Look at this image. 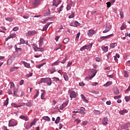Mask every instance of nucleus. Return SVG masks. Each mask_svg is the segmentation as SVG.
I'll list each match as a JSON object with an SVG mask.
<instances>
[{
	"mask_svg": "<svg viewBox=\"0 0 130 130\" xmlns=\"http://www.w3.org/2000/svg\"><path fill=\"white\" fill-rule=\"evenodd\" d=\"M42 83H46L48 86H51V84H52V80H51V78H43L39 81L38 84L40 85V84H42Z\"/></svg>",
	"mask_w": 130,
	"mask_h": 130,
	"instance_id": "nucleus-1",
	"label": "nucleus"
},
{
	"mask_svg": "<svg viewBox=\"0 0 130 130\" xmlns=\"http://www.w3.org/2000/svg\"><path fill=\"white\" fill-rule=\"evenodd\" d=\"M33 7H38L41 5V0H31Z\"/></svg>",
	"mask_w": 130,
	"mask_h": 130,
	"instance_id": "nucleus-2",
	"label": "nucleus"
},
{
	"mask_svg": "<svg viewBox=\"0 0 130 130\" xmlns=\"http://www.w3.org/2000/svg\"><path fill=\"white\" fill-rule=\"evenodd\" d=\"M38 32L35 30L32 31L28 30L26 33V36H33V35H36Z\"/></svg>",
	"mask_w": 130,
	"mask_h": 130,
	"instance_id": "nucleus-3",
	"label": "nucleus"
},
{
	"mask_svg": "<svg viewBox=\"0 0 130 130\" xmlns=\"http://www.w3.org/2000/svg\"><path fill=\"white\" fill-rule=\"evenodd\" d=\"M70 97L71 98V100L73 99V98H76L78 96V93H77L75 91H71L69 92Z\"/></svg>",
	"mask_w": 130,
	"mask_h": 130,
	"instance_id": "nucleus-4",
	"label": "nucleus"
},
{
	"mask_svg": "<svg viewBox=\"0 0 130 130\" xmlns=\"http://www.w3.org/2000/svg\"><path fill=\"white\" fill-rule=\"evenodd\" d=\"M95 33L96 31L94 29H89L87 32V35L89 37H92Z\"/></svg>",
	"mask_w": 130,
	"mask_h": 130,
	"instance_id": "nucleus-5",
	"label": "nucleus"
},
{
	"mask_svg": "<svg viewBox=\"0 0 130 130\" xmlns=\"http://www.w3.org/2000/svg\"><path fill=\"white\" fill-rule=\"evenodd\" d=\"M102 124L103 125H107L108 124V118L107 117H105L102 120Z\"/></svg>",
	"mask_w": 130,
	"mask_h": 130,
	"instance_id": "nucleus-6",
	"label": "nucleus"
},
{
	"mask_svg": "<svg viewBox=\"0 0 130 130\" xmlns=\"http://www.w3.org/2000/svg\"><path fill=\"white\" fill-rule=\"evenodd\" d=\"M17 124H18L17 122H15L12 121V120H10L9 121V126H16Z\"/></svg>",
	"mask_w": 130,
	"mask_h": 130,
	"instance_id": "nucleus-7",
	"label": "nucleus"
},
{
	"mask_svg": "<svg viewBox=\"0 0 130 130\" xmlns=\"http://www.w3.org/2000/svg\"><path fill=\"white\" fill-rule=\"evenodd\" d=\"M112 36H113V34L109 35L108 36L102 37H101L100 39L101 40H105V39H108V38H109V37H111Z\"/></svg>",
	"mask_w": 130,
	"mask_h": 130,
	"instance_id": "nucleus-8",
	"label": "nucleus"
},
{
	"mask_svg": "<svg viewBox=\"0 0 130 130\" xmlns=\"http://www.w3.org/2000/svg\"><path fill=\"white\" fill-rule=\"evenodd\" d=\"M86 110V109L84 107H81V109H78V113H80V114H85V113L84 112Z\"/></svg>",
	"mask_w": 130,
	"mask_h": 130,
	"instance_id": "nucleus-9",
	"label": "nucleus"
},
{
	"mask_svg": "<svg viewBox=\"0 0 130 130\" xmlns=\"http://www.w3.org/2000/svg\"><path fill=\"white\" fill-rule=\"evenodd\" d=\"M128 127H129V124H125V125H122V126H121V130H123V129H125V130L129 129L128 128Z\"/></svg>",
	"mask_w": 130,
	"mask_h": 130,
	"instance_id": "nucleus-10",
	"label": "nucleus"
},
{
	"mask_svg": "<svg viewBox=\"0 0 130 130\" xmlns=\"http://www.w3.org/2000/svg\"><path fill=\"white\" fill-rule=\"evenodd\" d=\"M96 74H97V71L94 70L92 73V74L89 76V79H90V80H92V78H94L95 76H96Z\"/></svg>",
	"mask_w": 130,
	"mask_h": 130,
	"instance_id": "nucleus-11",
	"label": "nucleus"
},
{
	"mask_svg": "<svg viewBox=\"0 0 130 130\" xmlns=\"http://www.w3.org/2000/svg\"><path fill=\"white\" fill-rule=\"evenodd\" d=\"M19 118H20V119H23V120H25V121H28V116H24V115H21L20 116H19Z\"/></svg>",
	"mask_w": 130,
	"mask_h": 130,
	"instance_id": "nucleus-12",
	"label": "nucleus"
},
{
	"mask_svg": "<svg viewBox=\"0 0 130 130\" xmlns=\"http://www.w3.org/2000/svg\"><path fill=\"white\" fill-rule=\"evenodd\" d=\"M44 17L50 16V9L48 8L46 10V12L44 14Z\"/></svg>",
	"mask_w": 130,
	"mask_h": 130,
	"instance_id": "nucleus-13",
	"label": "nucleus"
},
{
	"mask_svg": "<svg viewBox=\"0 0 130 130\" xmlns=\"http://www.w3.org/2000/svg\"><path fill=\"white\" fill-rule=\"evenodd\" d=\"M32 48L33 49H34L35 51H38V49H39L40 48H38V47L37 46V44H32Z\"/></svg>",
	"mask_w": 130,
	"mask_h": 130,
	"instance_id": "nucleus-14",
	"label": "nucleus"
},
{
	"mask_svg": "<svg viewBox=\"0 0 130 130\" xmlns=\"http://www.w3.org/2000/svg\"><path fill=\"white\" fill-rule=\"evenodd\" d=\"M63 9V5H62L60 6V7H59L57 9V10H58L57 13L60 14V12H62Z\"/></svg>",
	"mask_w": 130,
	"mask_h": 130,
	"instance_id": "nucleus-15",
	"label": "nucleus"
},
{
	"mask_svg": "<svg viewBox=\"0 0 130 130\" xmlns=\"http://www.w3.org/2000/svg\"><path fill=\"white\" fill-rule=\"evenodd\" d=\"M63 77L65 81H69V76H68L67 72L64 73Z\"/></svg>",
	"mask_w": 130,
	"mask_h": 130,
	"instance_id": "nucleus-16",
	"label": "nucleus"
},
{
	"mask_svg": "<svg viewBox=\"0 0 130 130\" xmlns=\"http://www.w3.org/2000/svg\"><path fill=\"white\" fill-rule=\"evenodd\" d=\"M114 93L115 95H118L119 94V89L117 87H115L114 89Z\"/></svg>",
	"mask_w": 130,
	"mask_h": 130,
	"instance_id": "nucleus-17",
	"label": "nucleus"
},
{
	"mask_svg": "<svg viewBox=\"0 0 130 130\" xmlns=\"http://www.w3.org/2000/svg\"><path fill=\"white\" fill-rule=\"evenodd\" d=\"M42 119H43L44 120H46V121H48V122H49V121H50V118H49V117L46 116H43L42 117Z\"/></svg>",
	"mask_w": 130,
	"mask_h": 130,
	"instance_id": "nucleus-18",
	"label": "nucleus"
},
{
	"mask_svg": "<svg viewBox=\"0 0 130 130\" xmlns=\"http://www.w3.org/2000/svg\"><path fill=\"white\" fill-rule=\"evenodd\" d=\"M49 71L50 72L51 74H52L54 73H55V72H56V70H55V67L50 68Z\"/></svg>",
	"mask_w": 130,
	"mask_h": 130,
	"instance_id": "nucleus-19",
	"label": "nucleus"
},
{
	"mask_svg": "<svg viewBox=\"0 0 130 130\" xmlns=\"http://www.w3.org/2000/svg\"><path fill=\"white\" fill-rule=\"evenodd\" d=\"M81 97L84 102H85V103H88V100H86V97L85 96V95H84V94H81Z\"/></svg>",
	"mask_w": 130,
	"mask_h": 130,
	"instance_id": "nucleus-20",
	"label": "nucleus"
},
{
	"mask_svg": "<svg viewBox=\"0 0 130 130\" xmlns=\"http://www.w3.org/2000/svg\"><path fill=\"white\" fill-rule=\"evenodd\" d=\"M89 46H90V45H85L80 48V51H83V50H85V49H87V47H89Z\"/></svg>",
	"mask_w": 130,
	"mask_h": 130,
	"instance_id": "nucleus-21",
	"label": "nucleus"
},
{
	"mask_svg": "<svg viewBox=\"0 0 130 130\" xmlns=\"http://www.w3.org/2000/svg\"><path fill=\"white\" fill-rule=\"evenodd\" d=\"M110 85H112V81H108L106 84H104V86L109 87Z\"/></svg>",
	"mask_w": 130,
	"mask_h": 130,
	"instance_id": "nucleus-22",
	"label": "nucleus"
},
{
	"mask_svg": "<svg viewBox=\"0 0 130 130\" xmlns=\"http://www.w3.org/2000/svg\"><path fill=\"white\" fill-rule=\"evenodd\" d=\"M11 106L12 107H14L15 108H18V107H21L22 106V105H18L14 103L11 104Z\"/></svg>",
	"mask_w": 130,
	"mask_h": 130,
	"instance_id": "nucleus-23",
	"label": "nucleus"
},
{
	"mask_svg": "<svg viewBox=\"0 0 130 130\" xmlns=\"http://www.w3.org/2000/svg\"><path fill=\"white\" fill-rule=\"evenodd\" d=\"M119 113L120 114H121V115H123L124 113H127V111L126 110V109L122 110L119 111Z\"/></svg>",
	"mask_w": 130,
	"mask_h": 130,
	"instance_id": "nucleus-24",
	"label": "nucleus"
},
{
	"mask_svg": "<svg viewBox=\"0 0 130 130\" xmlns=\"http://www.w3.org/2000/svg\"><path fill=\"white\" fill-rule=\"evenodd\" d=\"M23 64L25 68H27L28 69L31 68V67H30V63H28L25 61H23Z\"/></svg>",
	"mask_w": 130,
	"mask_h": 130,
	"instance_id": "nucleus-25",
	"label": "nucleus"
},
{
	"mask_svg": "<svg viewBox=\"0 0 130 130\" xmlns=\"http://www.w3.org/2000/svg\"><path fill=\"white\" fill-rule=\"evenodd\" d=\"M26 41L22 38L20 39V43L19 44V45H21V44H25Z\"/></svg>",
	"mask_w": 130,
	"mask_h": 130,
	"instance_id": "nucleus-26",
	"label": "nucleus"
},
{
	"mask_svg": "<svg viewBox=\"0 0 130 130\" xmlns=\"http://www.w3.org/2000/svg\"><path fill=\"white\" fill-rule=\"evenodd\" d=\"M71 13V15L69 16V19H73V18L75 17V12L72 11Z\"/></svg>",
	"mask_w": 130,
	"mask_h": 130,
	"instance_id": "nucleus-27",
	"label": "nucleus"
},
{
	"mask_svg": "<svg viewBox=\"0 0 130 130\" xmlns=\"http://www.w3.org/2000/svg\"><path fill=\"white\" fill-rule=\"evenodd\" d=\"M8 104H9V98H7L6 99V100L4 102L3 105H4V106H7L8 105Z\"/></svg>",
	"mask_w": 130,
	"mask_h": 130,
	"instance_id": "nucleus-28",
	"label": "nucleus"
},
{
	"mask_svg": "<svg viewBox=\"0 0 130 130\" xmlns=\"http://www.w3.org/2000/svg\"><path fill=\"white\" fill-rule=\"evenodd\" d=\"M60 121V117H57L55 121V123L57 124Z\"/></svg>",
	"mask_w": 130,
	"mask_h": 130,
	"instance_id": "nucleus-29",
	"label": "nucleus"
},
{
	"mask_svg": "<svg viewBox=\"0 0 130 130\" xmlns=\"http://www.w3.org/2000/svg\"><path fill=\"white\" fill-rule=\"evenodd\" d=\"M5 20L8 22H13V18L12 17H7L5 18Z\"/></svg>",
	"mask_w": 130,
	"mask_h": 130,
	"instance_id": "nucleus-30",
	"label": "nucleus"
},
{
	"mask_svg": "<svg viewBox=\"0 0 130 130\" xmlns=\"http://www.w3.org/2000/svg\"><path fill=\"white\" fill-rule=\"evenodd\" d=\"M102 50L104 51V52H107V51H108V46H106L102 48Z\"/></svg>",
	"mask_w": 130,
	"mask_h": 130,
	"instance_id": "nucleus-31",
	"label": "nucleus"
},
{
	"mask_svg": "<svg viewBox=\"0 0 130 130\" xmlns=\"http://www.w3.org/2000/svg\"><path fill=\"white\" fill-rule=\"evenodd\" d=\"M38 96H39V90H37V93L34 95V99H36V98H37Z\"/></svg>",
	"mask_w": 130,
	"mask_h": 130,
	"instance_id": "nucleus-32",
	"label": "nucleus"
},
{
	"mask_svg": "<svg viewBox=\"0 0 130 130\" xmlns=\"http://www.w3.org/2000/svg\"><path fill=\"white\" fill-rule=\"evenodd\" d=\"M93 112H94V114H98V115H99L101 113V112H100V111L96 110H94Z\"/></svg>",
	"mask_w": 130,
	"mask_h": 130,
	"instance_id": "nucleus-33",
	"label": "nucleus"
},
{
	"mask_svg": "<svg viewBox=\"0 0 130 130\" xmlns=\"http://www.w3.org/2000/svg\"><path fill=\"white\" fill-rule=\"evenodd\" d=\"M116 43H111L110 45V47L111 48H114V47H115V45H116Z\"/></svg>",
	"mask_w": 130,
	"mask_h": 130,
	"instance_id": "nucleus-34",
	"label": "nucleus"
},
{
	"mask_svg": "<svg viewBox=\"0 0 130 130\" xmlns=\"http://www.w3.org/2000/svg\"><path fill=\"white\" fill-rule=\"evenodd\" d=\"M80 35H81V33L80 32H78L77 34L76 37L75 38L76 41H78V40H79V38H80Z\"/></svg>",
	"mask_w": 130,
	"mask_h": 130,
	"instance_id": "nucleus-35",
	"label": "nucleus"
},
{
	"mask_svg": "<svg viewBox=\"0 0 130 130\" xmlns=\"http://www.w3.org/2000/svg\"><path fill=\"white\" fill-rule=\"evenodd\" d=\"M59 62V61L57 60L55 62L51 64L52 67H54L55 66H57V64Z\"/></svg>",
	"mask_w": 130,
	"mask_h": 130,
	"instance_id": "nucleus-36",
	"label": "nucleus"
},
{
	"mask_svg": "<svg viewBox=\"0 0 130 130\" xmlns=\"http://www.w3.org/2000/svg\"><path fill=\"white\" fill-rule=\"evenodd\" d=\"M31 127V125L29 124H27L25 125V129H30Z\"/></svg>",
	"mask_w": 130,
	"mask_h": 130,
	"instance_id": "nucleus-37",
	"label": "nucleus"
},
{
	"mask_svg": "<svg viewBox=\"0 0 130 130\" xmlns=\"http://www.w3.org/2000/svg\"><path fill=\"white\" fill-rule=\"evenodd\" d=\"M68 104H69V102H63L62 104V107H66V106H68Z\"/></svg>",
	"mask_w": 130,
	"mask_h": 130,
	"instance_id": "nucleus-38",
	"label": "nucleus"
},
{
	"mask_svg": "<svg viewBox=\"0 0 130 130\" xmlns=\"http://www.w3.org/2000/svg\"><path fill=\"white\" fill-rule=\"evenodd\" d=\"M50 24H52V22H48L45 25V28L47 29L48 27H49V25H50Z\"/></svg>",
	"mask_w": 130,
	"mask_h": 130,
	"instance_id": "nucleus-39",
	"label": "nucleus"
},
{
	"mask_svg": "<svg viewBox=\"0 0 130 130\" xmlns=\"http://www.w3.org/2000/svg\"><path fill=\"white\" fill-rule=\"evenodd\" d=\"M74 27H78V26H79V22H78L77 21L75 20L74 21Z\"/></svg>",
	"mask_w": 130,
	"mask_h": 130,
	"instance_id": "nucleus-40",
	"label": "nucleus"
},
{
	"mask_svg": "<svg viewBox=\"0 0 130 130\" xmlns=\"http://www.w3.org/2000/svg\"><path fill=\"white\" fill-rule=\"evenodd\" d=\"M70 41V39H69L68 38H65L63 40V43H68V42Z\"/></svg>",
	"mask_w": 130,
	"mask_h": 130,
	"instance_id": "nucleus-41",
	"label": "nucleus"
},
{
	"mask_svg": "<svg viewBox=\"0 0 130 130\" xmlns=\"http://www.w3.org/2000/svg\"><path fill=\"white\" fill-rule=\"evenodd\" d=\"M10 89H13V88H15V84L14 83V82H10Z\"/></svg>",
	"mask_w": 130,
	"mask_h": 130,
	"instance_id": "nucleus-42",
	"label": "nucleus"
},
{
	"mask_svg": "<svg viewBox=\"0 0 130 130\" xmlns=\"http://www.w3.org/2000/svg\"><path fill=\"white\" fill-rule=\"evenodd\" d=\"M57 3H56V0H53L52 6H54L56 7Z\"/></svg>",
	"mask_w": 130,
	"mask_h": 130,
	"instance_id": "nucleus-43",
	"label": "nucleus"
},
{
	"mask_svg": "<svg viewBox=\"0 0 130 130\" xmlns=\"http://www.w3.org/2000/svg\"><path fill=\"white\" fill-rule=\"evenodd\" d=\"M96 61H98V62H100V61H102V59L101 58L98 57L95 58Z\"/></svg>",
	"mask_w": 130,
	"mask_h": 130,
	"instance_id": "nucleus-44",
	"label": "nucleus"
},
{
	"mask_svg": "<svg viewBox=\"0 0 130 130\" xmlns=\"http://www.w3.org/2000/svg\"><path fill=\"white\" fill-rule=\"evenodd\" d=\"M43 40H44V38L41 37L39 41V43H43Z\"/></svg>",
	"mask_w": 130,
	"mask_h": 130,
	"instance_id": "nucleus-45",
	"label": "nucleus"
},
{
	"mask_svg": "<svg viewBox=\"0 0 130 130\" xmlns=\"http://www.w3.org/2000/svg\"><path fill=\"white\" fill-rule=\"evenodd\" d=\"M32 76H33V73H31L30 74H26L25 77H26V78H30V77H32Z\"/></svg>",
	"mask_w": 130,
	"mask_h": 130,
	"instance_id": "nucleus-46",
	"label": "nucleus"
},
{
	"mask_svg": "<svg viewBox=\"0 0 130 130\" xmlns=\"http://www.w3.org/2000/svg\"><path fill=\"white\" fill-rule=\"evenodd\" d=\"M52 79L55 82H58V81H59V78L57 77H54Z\"/></svg>",
	"mask_w": 130,
	"mask_h": 130,
	"instance_id": "nucleus-47",
	"label": "nucleus"
},
{
	"mask_svg": "<svg viewBox=\"0 0 130 130\" xmlns=\"http://www.w3.org/2000/svg\"><path fill=\"white\" fill-rule=\"evenodd\" d=\"M36 123V121H35V120H34L33 121H32L31 122V123L30 124V126H33V125H35V124Z\"/></svg>",
	"mask_w": 130,
	"mask_h": 130,
	"instance_id": "nucleus-48",
	"label": "nucleus"
},
{
	"mask_svg": "<svg viewBox=\"0 0 130 130\" xmlns=\"http://www.w3.org/2000/svg\"><path fill=\"white\" fill-rule=\"evenodd\" d=\"M124 99L126 101V102H128L130 100V97L129 96H125Z\"/></svg>",
	"mask_w": 130,
	"mask_h": 130,
	"instance_id": "nucleus-49",
	"label": "nucleus"
},
{
	"mask_svg": "<svg viewBox=\"0 0 130 130\" xmlns=\"http://www.w3.org/2000/svg\"><path fill=\"white\" fill-rule=\"evenodd\" d=\"M23 19H29L30 16L29 14H27L26 15H24L22 16Z\"/></svg>",
	"mask_w": 130,
	"mask_h": 130,
	"instance_id": "nucleus-50",
	"label": "nucleus"
},
{
	"mask_svg": "<svg viewBox=\"0 0 130 130\" xmlns=\"http://www.w3.org/2000/svg\"><path fill=\"white\" fill-rule=\"evenodd\" d=\"M71 8H72V6L68 4L67 6V11H70L71 10Z\"/></svg>",
	"mask_w": 130,
	"mask_h": 130,
	"instance_id": "nucleus-51",
	"label": "nucleus"
},
{
	"mask_svg": "<svg viewBox=\"0 0 130 130\" xmlns=\"http://www.w3.org/2000/svg\"><path fill=\"white\" fill-rule=\"evenodd\" d=\"M120 16L121 19H123V12L122 11H120Z\"/></svg>",
	"mask_w": 130,
	"mask_h": 130,
	"instance_id": "nucleus-52",
	"label": "nucleus"
},
{
	"mask_svg": "<svg viewBox=\"0 0 130 130\" xmlns=\"http://www.w3.org/2000/svg\"><path fill=\"white\" fill-rule=\"evenodd\" d=\"M60 4H61V0H58L57 5H56V8H57Z\"/></svg>",
	"mask_w": 130,
	"mask_h": 130,
	"instance_id": "nucleus-53",
	"label": "nucleus"
},
{
	"mask_svg": "<svg viewBox=\"0 0 130 130\" xmlns=\"http://www.w3.org/2000/svg\"><path fill=\"white\" fill-rule=\"evenodd\" d=\"M124 77H125V78H127L128 77V74H127L126 71H124Z\"/></svg>",
	"mask_w": 130,
	"mask_h": 130,
	"instance_id": "nucleus-54",
	"label": "nucleus"
},
{
	"mask_svg": "<svg viewBox=\"0 0 130 130\" xmlns=\"http://www.w3.org/2000/svg\"><path fill=\"white\" fill-rule=\"evenodd\" d=\"M106 5L107 6V8H110L111 7V2L107 3Z\"/></svg>",
	"mask_w": 130,
	"mask_h": 130,
	"instance_id": "nucleus-55",
	"label": "nucleus"
},
{
	"mask_svg": "<svg viewBox=\"0 0 130 130\" xmlns=\"http://www.w3.org/2000/svg\"><path fill=\"white\" fill-rule=\"evenodd\" d=\"M17 93H18L17 90H14L13 91L14 96H18V95L17 94Z\"/></svg>",
	"mask_w": 130,
	"mask_h": 130,
	"instance_id": "nucleus-56",
	"label": "nucleus"
},
{
	"mask_svg": "<svg viewBox=\"0 0 130 130\" xmlns=\"http://www.w3.org/2000/svg\"><path fill=\"white\" fill-rule=\"evenodd\" d=\"M66 61H67V57L64 58L62 61H61V63H65Z\"/></svg>",
	"mask_w": 130,
	"mask_h": 130,
	"instance_id": "nucleus-57",
	"label": "nucleus"
},
{
	"mask_svg": "<svg viewBox=\"0 0 130 130\" xmlns=\"http://www.w3.org/2000/svg\"><path fill=\"white\" fill-rule=\"evenodd\" d=\"M8 94L9 95H13V92L12 91V90L11 89L8 90Z\"/></svg>",
	"mask_w": 130,
	"mask_h": 130,
	"instance_id": "nucleus-58",
	"label": "nucleus"
},
{
	"mask_svg": "<svg viewBox=\"0 0 130 130\" xmlns=\"http://www.w3.org/2000/svg\"><path fill=\"white\" fill-rule=\"evenodd\" d=\"M19 30V27L18 26H15L13 28V31H18Z\"/></svg>",
	"mask_w": 130,
	"mask_h": 130,
	"instance_id": "nucleus-59",
	"label": "nucleus"
},
{
	"mask_svg": "<svg viewBox=\"0 0 130 130\" xmlns=\"http://www.w3.org/2000/svg\"><path fill=\"white\" fill-rule=\"evenodd\" d=\"M75 121L76 122H77V124H79V123H80L81 122V120L79 119H76Z\"/></svg>",
	"mask_w": 130,
	"mask_h": 130,
	"instance_id": "nucleus-60",
	"label": "nucleus"
},
{
	"mask_svg": "<svg viewBox=\"0 0 130 130\" xmlns=\"http://www.w3.org/2000/svg\"><path fill=\"white\" fill-rule=\"evenodd\" d=\"M119 98H121V96L116 95V96H114V99H119Z\"/></svg>",
	"mask_w": 130,
	"mask_h": 130,
	"instance_id": "nucleus-61",
	"label": "nucleus"
},
{
	"mask_svg": "<svg viewBox=\"0 0 130 130\" xmlns=\"http://www.w3.org/2000/svg\"><path fill=\"white\" fill-rule=\"evenodd\" d=\"M10 37L11 38H15L16 37V34H11L10 35Z\"/></svg>",
	"mask_w": 130,
	"mask_h": 130,
	"instance_id": "nucleus-62",
	"label": "nucleus"
},
{
	"mask_svg": "<svg viewBox=\"0 0 130 130\" xmlns=\"http://www.w3.org/2000/svg\"><path fill=\"white\" fill-rule=\"evenodd\" d=\"M79 86H80L81 87H82L83 86H85V83H84L83 82H79Z\"/></svg>",
	"mask_w": 130,
	"mask_h": 130,
	"instance_id": "nucleus-63",
	"label": "nucleus"
},
{
	"mask_svg": "<svg viewBox=\"0 0 130 130\" xmlns=\"http://www.w3.org/2000/svg\"><path fill=\"white\" fill-rule=\"evenodd\" d=\"M124 29H125V26H124L123 25H122L120 27V30L122 31V30H124Z\"/></svg>",
	"mask_w": 130,
	"mask_h": 130,
	"instance_id": "nucleus-64",
	"label": "nucleus"
}]
</instances>
